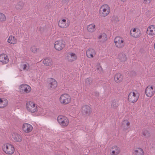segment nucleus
I'll list each match as a JSON object with an SVG mask.
<instances>
[{"mask_svg":"<svg viewBox=\"0 0 155 155\" xmlns=\"http://www.w3.org/2000/svg\"><path fill=\"white\" fill-rule=\"evenodd\" d=\"M139 96L138 93L134 90L129 93L128 97V101L132 103H135L138 100Z\"/></svg>","mask_w":155,"mask_h":155,"instance_id":"obj_1","label":"nucleus"},{"mask_svg":"<svg viewBox=\"0 0 155 155\" xmlns=\"http://www.w3.org/2000/svg\"><path fill=\"white\" fill-rule=\"evenodd\" d=\"M26 106L27 110L31 113H35L37 111L38 109L37 105L32 101L27 102Z\"/></svg>","mask_w":155,"mask_h":155,"instance_id":"obj_2","label":"nucleus"},{"mask_svg":"<svg viewBox=\"0 0 155 155\" xmlns=\"http://www.w3.org/2000/svg\"><path fill=\"white\" fill-rule=\"evenodd\" d=\"M2 148L3 151L7 154H12L15 151V148L14 146L9 143L4 144Z\"/></svg>","mask_w":155,"mask_h":155,"instance_id":"obj_3","label":"nucleus"},{"mask_svg":"<svg viewBox=\"0 0 155 155\" xmlns=\"http://www.w3.org/2000/svg\"><path fill=\"white\" fill-rule=\"evenodd\" d=\"M59 101L61 104L66 105L70 103L71 98L69 94H64L60 96Z\"/></svg>","mask_w":155,"mask_h":155,"instance_id":"obj_4","label":"nucleus"},{"mask_svg":"<svg viewBox=\"0 0 155 155\" xmlns=\"http://www.w3.org/2000/svg\"><path fill=\"white\" fill-rule=\"evenodd\" d=\"M57 121L59 124L62 127H66L69 123L68 118L62 115L58 116Z\"/></svg>","mask_w":155,"mask_h":155,"instance_id":"obj_5","label":"nucleus"},{"mask_svg":"<svg viewBox=\"0 0 155 155\" xmlns=\"http://www.w3.org/2000/svg\"><path fill=\"white\" fill-rule=\"evenodd\" d=\"M110 8L107 4L103 5L101 7L100 10L101 15L103 17H105L107 15L110 13Z\"/></svg>","mask_w":155,"mask_h":155,"instance_id":"obj_6","label":"nucleus"},{"mask_svg":"<svg viewBox=\"0 0 155 155\" xmlns=\"http://www.w3.org/2000/svg\"><path fill=\"white\" fill-rule=\"evenodd\" d=\"M20 91L24 94H28L31 91V88L28 85L23 84L20 85L19 87Z\"/></svg>","mask_w":155,"mask_h":155,"instance_id":"obj_7","label":"nucleus"},{"mask_svg":"<svg viewBox=\"0 0 155 155\" xmlns=\"http://www.w3.org/2000/svg\"><path fill=\"white\" fill-rule=\"evenodd\" d=\"M65 45V42L62 40L56 41L54 45V47L57 50L60 51L64 48Z\"/></svg>","mask_w":155,"mask_h":155,"instance_id":"obj_8","label":"nucleus"},{"mask_svg":"<svg viewBox=\"0 0 155 155\" xmlns=\"http://www.w3.org/2000/svg\"><path fill=\"white\" fill-rule=\"evenodd\" d=\"M115 46L118 48H122L124 45L125 43L123 39L120 37H116L114 40Z\"/></svg>","mask_w":155,"mask_h":155,"instance_id":"obj_9","label":"nucleus"},{"mask_svg":"<svg viewBox=\"0 0 155 155\" xmlns=\"http://www.w3.org/2000/svg\"><path fill=\"white\" fill-rule=\"evenodd\" d=\"M81 112L83 115L89 116L91 112V109L89 106L85 105L82 107Z\"/></svg>","mask_w":155,"mask_h":155,"instance_id":"obj_10","label":"nucleus"},{"mask_svg":"<svg viewBox=\"0 0 155 155\" xmlns=\"http://www.w3.org/2000/svg\"><path fill=\"white\" fill-rule=\"evenodd\" d=\"M70 25V21L67 19H60L58 23L59 26L62 28H67Z\"/></svg>","mask_w":155,"mask_h":155,"instance_id":"obj_11","label":"nucleus"},{"mask_svg":"<svg viewBox=\"0 0 155 155\" xmlns=\"http://www.w3.org/2000/svg\"><path fill=\"white\" fill-rule=\"evenodd\" d=\"M155 93V90L152 86H147L145 91V93L146 95L149 97H151L153 96Z\"/></svg>","mask_w":155,"mask_h":155,"instance_id":"obj_12","label":"nucleus"},{"mask_svg":"<svg viewBox=\"0 0 155 155\" xmlns=\"http://www.w3.org/2000/svg\"><path fill=\"white\" fill-rule=\"evenodd\" d=\"M9 61L8 57L6 54H0V62L3 64H7Z\"/></svg>","mask_w":155,"mask_h":155,"instance_id":"obj_13","label":"nucleus"},{"mask_svg":"<svg viewBox=\"0 0 155 155\" xmlns=\"http://www.w3.org/2000/svg\"><path fill=\"white\" fill-rule=\"evenodd\" d=\"M66 58L69 61L73 62L76 60L77 56L74 53L69 52L67 53Z\"/></svg>","mask_w":155,"mask_h":155,"instance_id":"obj_14","label":"nucleus"},{"mask_svg":"<svg viewBox=\"0 0 155 155\" xmlns=\"http://www.w3.org/2000/svg\"><path fill=\"white\" fill-rule=\"evenodd\" d=\"M12 137L14 141L17 142H21L22 140V136L16 132L12 133Z\"/></svg>","mask_w":155,"mask_h":155,"instance_id":"obj_15","label":"nucleus"},{"mask_svg":"<svg viewBox=\"0 0 155 155\" xmlns=\"http://www.w3.org/2000/svg\"><path fill=\"white\" fill-rule=\"evenodd\" d=\"M130 123L127 120H124L122 122L121 127L123 130L126 131L130 127Z\"/></svg>","mask_w":155,"mask_h":155,"instance_id":"obj_16","label":"nucleus"},{"mask_svg":"<svg viewBox=\"0 0 155 155\" xmlns=\"http://www.w3.org/2000/svg\"><path fill=\"white\" fill-rule=\"evenodd\" d=\"M140 34V30L137 28H135L130 31V35L134 38H137L139 36Z\"/></svg>","mask_w":155,"mask_h":155,"instance_id":"obj_17","label":"nucleus"},{"mask_svg":"<svg viewBox=\"0 0 155 155\" xmlns=\"http://www.w3.org/2000/svg\"><path fill=\"white\" fill-rule=\"evenodd\" d=\"M147 33L151 36L155 35V26L152 25L148 27L147 29Z\"/></svg>","mask_w":155,"mask_h":155,"instance_id":"obj_18","label":"nucleus"},{"mask_svg":"<svg viewBox=\"0 0 155 155\" xmlns=\"http://www.w3.org/2000/svg\"><path fill=\"white\" fill-rule=\"evenodd\" d=\"M96 53V51L94 49L89 48L87 50L86 55L89 58H91L95 56Z\"/></svg>","mask_w":155,"mask_h":155,"instance_id":"obj_19","label":"nucleus"},{"mask_svg":"<svg viewBox=\"0 0 155 155\" xmlns=\"http://www.w3.org/2000/svg\"><path fill=\"white\" fill-rule=\"evenodd\" d=\"M22 128L25 132L28 133L32 130L33 127L30 124L28 123H25L23 124Z\"/></svg>","mask_w":155,"mask_h":155,"instance_id":"obj_20","label":"nucleus"},{"mask_svg":"<svg viewBox=\"0 0 155 155\" xmlns=\"http://www.w3.org/2000/svg\"><path fill=\"white\" fill-rule=\"evenodd\" d=\"M49 86L52 89L56 88L57 86L56 81L53 78H50L48 80Z\"/></svg>","mask_w":155,"mask_h":155,"instance_id":"obj_21","label":"nucleus"},{"mask_svg":"<svg viewBox=\"0 0 155 155\" xmlns=\"http://www.w3.org/2000/svg\"><path fill=\"white\" fill-rule=\"evenodd\" d=\"M20 69L25 71H27L29 70L30 66L29 64L26 62H24L21 63L20 66Z\"/></svg>","mask_w":155,"mask_h":155,"instance_id":"obj_22","label":"nucleus"},{"mask_svg":"<svg viewBox=\"0 0 155 155\" xmlns=\"http://www.w3.org/2000/svg\"><path fill=\"white\" fill-rule=\"evenodd\" d=\"M43 64L46 66L51 67L53 64L51 58L49 57H46L43 61Z\"/></svg>","mask_w":155,"mask_h":155,"instance_id":"obj_23","label":"nucleus"},{"mask_svg":"<svg viewBox=\"0 0 155 155\" xmlns=\"http://www.w3.org/2000/svg\"><path fill=\"white\" fill-rule=\"evenodd\" d=\"M112 149L113 150L111 153L112 155H117L120 150V148L116 146H113Z\"/></svg>","mask_w":155,"mask_h":155,"instance_id":"obj_24","label":"nucleus"},{"mask_svg":"<svg viewBox=\"0 0 155 155\" xmlns=\"http://www.w3.org/2000/svg\"><path fill=\"white\" fill-rule=\"evenodd\" d=\"M8 101L4 98H0V108H2L5 107L7 105Z\"/></svg>","mask_w":155,"mask_h":155,"instance_id":"obj_25","label":"nucleus"},{"mask_svg":"<svg viewBox=\"0 0 155 155\" xmlns=\"http://www.w3.org/2000/svg\"><path fill=\"white\" fill-rule=\"evenodd\" d=\"M123 78L121 74L120 73H117L114 76V80L117 83H119L122 81Z\"/></svg>","mask_w":155,"mask_h":155,"instance_id":"obj_26","label":"nucleus"},{"mask_svg":"<svg viewBox=\"0 0 155 155\" xmlns=\"http://www.w3.org/2000/svg\"><path fill=\"white\" fill-rule=\"evenodd\" d=\"M98 38L100 41L101 42H104L107 39V35L104 33L100 34Z\"/></svg>","mask_w":155,"mask_h":155,"instance_id":"obj_27","label":"nucleus"},{"mask_svg":"<svg viewBox=\"0 0 155 155\" xmlns=\"http://www.w3.org/2000/svg\"><path fill=\"white\" fill-rule=\"evenodd\" d=\"M7 42L9 43L14 45L17 43V40L14 36L10 35L7 40Z\"/></svg>","mask_w":155,"mask_h":155,"instance_id":"obj_28","label":"nucleus"},{"mask_svg":"<svg viewBox=\"0 0 155 155\" xmlns=\"http://www.w3.org/2000/svg\"><path fill=\"white\" fill-rule=\"evenodd\" d=\"M87 30L90 32H94L95 30V25L94 24H91L87 26Z\"/></svg>","mask_w":155,"mask_h":155,"instance_id":"obj_29","label":"nucleus"},{"mask_svg":"<svg viewBox=\"0 0 155 155\" xmlns=\"http://www.w3.org/2000/svg\"><path fill=\"white\" fill-rule=\"evenodd\" d=\"M134 154L135 155H143V151L141 148H137L134 151Z\"/></svg>","mask_w":155,"mask_h":155,"instance_id":"obj_30","label":"nucleus"},{"mask_svg":"<svg viewBox=\"0 0 155 155\" xmlns=\"http://www.w3.org/2000/svg\"><path fill=\"white\" fill-rule=\"evenodd\" d=\"M118 59L120 61L124 62L127 60L126 56L122 53L119 54L118 55Z\"/></svg>","mask_w":155,"mask_h":155,"instance_id":"obj_31","label":"nucleus"},{"mask_svg":"<svg viewBox=\"0 0 155 155\" xmlns=\"http://www.w3.org/2000/svg\"><path fill=\"white\" fill-rule=\"evenodd\" d=\"M92 79L90 78H86L85 80V84L86 87L91 85L92 83Z\"/></svg>","mask_w":155,"mask_h":155,"instance_id":"obj_32","label":"nucleus"},{"mask_svg":"<svg viewBox=\"0 0 155 155\" xmlns=\"http://www.w3.org/2000/svg\"><path fill=\"white\" fill-rule=\"evenodd\" d=\"M24 5V3L22 2H19L15 6L16 8L17 9H21Z\"/></svg>","mask_w":155,"mask_h":155,"instance_id":"obj_33","label":"nucleus"},{"mask_svg":"<svg viewBox=\"0 0 155 155\" xmlns=\"http://www.w3.org/2000/svg\"><path fill=\"white\" fill-rule=\"evenodd\" d=\"M96 67L97 72L99 73H101L103 71L102 68L100 65V64L99 63H97L96 64Z\"/></svg>","mask_w":155,"mask_h":155,"instance_id":"obj_34","label":"nucleus"},{"mask_svg":"<svg viewBox=\"0 0 155 155\" xmlns=\"http://www.w3.org/2000/svg\"><path fill=\"white\" fill-rule=\"evenodd\" d=\"M118 102L115 100L113 101L111 104L112 107L114 108H115L118 107Z\"/></svg>","mask_w":155,"mask_h":155,"instance_id":"obj_35","label":"nucleus"},{"mask_svg":"<svg viewBox=\"0 0 155 155\" xmlns=\"http://www.w3.org/2000/svg\"><path fill=\"white\" fill-rule=\"evenodd\" d=\"M6 20V17L5 15L0 13V21H4Z\"/></svg>","mask_w":155,"mask_h":155,"instance_id":"obj_36","label":"nucleus"},{"mask_svg":"<svg viewBox=\"0 0 155 155\" xmlns=\"http://www.w3.org/2000/svg\"><path fill=\"white\" fill-rule=\"evenodd\" d=\"M143 135L146 137H148L150 136V133L147 130H145L143 132Z\"/></svg>","mask_w":155,"mask_h":155,"instance_id":"obj_37","label":"nucleus"},{"mask_svg":"<svg viewBox=\"0 0 155 155\" xmlns=\"http://www.w3.org/2000/svg\"><path fill=\"white\" fill-rule=\"evenodd\" d=\"M31 51L33 53H35L37 51V49L36 46L33 45L31 48Z\"/></svg>","mask_w":155,"mask_h":155,"instance_id":"obj_38","label":"nucleus"},{"mask_svg":"<svg viewBox=\"0 0 155 155\" xmlns=\"http://www.w3.org/2000/svg\"><path fill=\"white\" fill-rule=\"evenodd\" d=\"M152 0H143V2L144 4H148L150 3Z\"/></svg>","mask_w":155,"mask_h":155,"instance_id":"obj_39","label":"nucleus"},{"mask_svg":"<svg viewBox=\"0 0 155 155\" xmlns=\"http://www.w3.org/2000/svg\"><path fill=\"white\" fill-rule=\"evenodd\" d=\"M41 115H44L45 114V113H41Z\"/></svg>","mask_w":155,"mask_h":155,"instance_id":"obj_40","label":"nucleus"},{"mask_svg":"<svg viewBox=\"0 0 155 155\" xmlns=\"http://www.w3.org/2000/svg\"><path fill=\"white\" fill-rule=\"evenodd\" d=\"M121 1H123V2H124L126 0H121Z\"/></svg>","mask_w":155,"mask_h":155,"instance_id":"obj_41","label":"nucleus"},{"mask_svg":"<svg viewBox=\"0 0 155 155\" xmlns=\"http://www.w3.org/2000/svg\"><path fill=\"white\" fill-rule=\"evenodd\" d=\"M154 49H155V43L154 44Z\"/></svg>","mask_w":155,"mask_h":155,"instance_id":"obj_42","label":"nucleus"}]
</instances>
